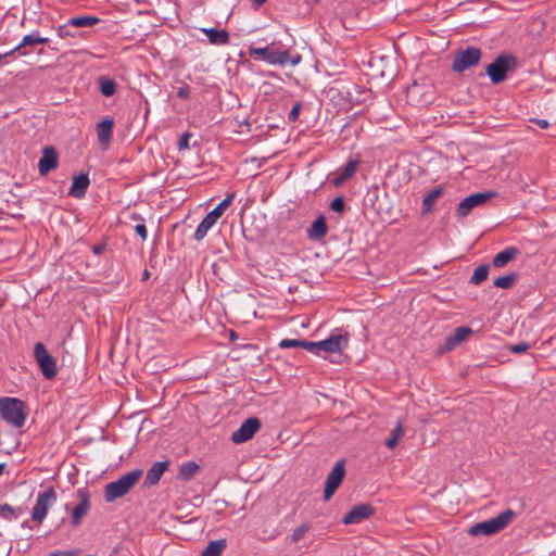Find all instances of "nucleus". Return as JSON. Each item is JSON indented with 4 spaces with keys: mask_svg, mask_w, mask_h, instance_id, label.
<instances>
[{
    "mask_svg": "<svg viewBox=\"0 0 556 556\" xmlns=\"http://www.w3.org/2000/svg\"><path fill=\"white\" fill-rule=\"evenodd\" d=\"M143 471L141 469H134L118 480L108 483L104 486V500L112 503L117 498L125 496L140 480Z\"/></svg>",
    "mask_w": 556,
    "mask_h": 556,
    "instance_id": "obj_1",
    "label": "nucleus"
},
{
    "mask_svg": "<svg viewBox=\"0 0 556 556\" xmlns=\"http://www.w3.org/2000/svg\"><path fill=\"white\" fill-rule=\"evenodd\" d=\"M514 517L515 513L511 509H506L494 518L472 525L468 529V534L472 536L495 534L505 529Z\"/></svg>",
    "mask_w": 556,
    "mask_h": 556,
    "instance_id": "obj_2",
    "label": "nucleus"
},
{
    "mask_svg": "<svg viewBox=\"0 0 556 556\" xmlns=\"http://www.w3.org/2000/svg\"><path fill=\"white\" fill-rule=\"evenodd\" d=\"M0 415L8 424L21 428L26 420L25 403L15 397H2L0 399Z\"/></svg>",
    "mask_w": 556,
    "mask_h": 556,
    "instance_id": "obj_3",
    "label": "nucleus"
},
{
    "mask_svg": "<svg viewBox=\"0 0 556 556\" xmlns=\"http://www.w3.org/2000/svg\"><path fill=\"white\" fill-rule=\"evenodd\" d=\"M517 62V58L513 54L502 53L497 55L485 68L492 84L496 85L504 81L507 73L516 68Z\"/></svg>",
    "mask_w": 556,
    "mask_h": 556,
    "instance_id": "obj_4",
    "label": "nucleus"
},
{
    "mask_svg": "<svg viewBox=\"0 0 556 556\" xmlns=\"http://www.w3.org/2000/svg\"><path fill=\"white\" fill-rule=\"evenodd\" d=\"M236 194H228L214 210H212L202 222L198 225L193 235L194 240L201 241L206 236L207 231L215 225L217 219L224 214V212L230 206Z\"/></svg>",
    "mask_w": 556,
    "mask_h": 556,
    "instance_id": "obj_5",
    "label": "nucleus"
},
{
    "mask_svg": "<svg viewBox=\"0 0 556 556\" xmlns=\"http://www.w3.org/2000/svg\"><path fill=\"white\" fill-rule=\"evenodd\" d=\"M482 56L481 49L469 46L465 50L455 53L452 64V70L455 73H463L479 64Z\"/></svg>",
    "mask_w": 556,
    "mask_h": 556,
    "instance_id": "obj_6",
    "label": "nucleus"
},
{
    "mask_svg": "<svg viewBox=\"0 0 556 556\" xmlns=\"http://www.w3.org/2000/svg\"><path fill=\"white\" fill-rule=\"evenodd\" d=\"M34 357L47 379H52L56 375V363L54 357L48 352L43 343L37 342L34 346Z\"/></svg>",
    "mask_w": 556,
    "mask_h": 556,
    "instance_id": "obj_7",
    "label": "nucleus"
},
{
    "mask_svg": "<svg viewBox=\"0 0 556 556\" xmlns=\"http://www.w3.org/2000/svg\"><path fill=\"white\" fill-rule=\"evenodd\" d=\"M496 197V192L494 191H486V192H478L470 194L469 197L463 199L457 207H456V215L459 218H464L469 215L472 208L480 206L484 203H486L489 200Z\"/></svg>",
    "mask_w": 556,
    "mask_h": 556,
    "instance_id": "obj_8",
    "label": "nucleus"
},
{
    "mask_svg": "<svg viewBox=\"0 0 556 556\" xmlns=\"http://www.w3.org/2000/svg\"><path fill=\"white\" fill-rule=\"evenodd\" d=\"M56 501V493L53 488L38 493L35 507L31 513V519L41 523L47 516L49 507Z\"/></svg>",
    "mask_w": 556,
    "mask_h": 556,
    "instance_id": "obj_9",
    "label": "nucleus"
},
{
    "mask_svg": "<svg viewBox=\"0 0 556 556\" xmlns=\"http://www.w3.org/2000/svg\"><path fill=\"white\" fill-rule=\"evenodd\" d=\"M345 476L344 459H340L329 472L326 478V485L324 490L325 501H329L334 494L337 489L341 485Z\"/></svg>",
    "mask_w": 556,
    "mask_h": 556,
    "instance_id": "obj_10",
    "label": "nucleus"
},
{
    "mask_svg": "<svg viewBox=\"0 0 556 556\" xmlns=\"http://www.w3.org/2000/svg\"><path fill=\"white\" fill-rule=\"evenodd\" d=\"M261 426V420L256 417L245 419L240 428L231 434V441L239 444L251 440L260 430Z\"/></svg>",
    "mask_w": 556,
    "mask_h": 556,
    "instance_id": "obj_11",
    "label": "nucleus"
},
{
    "mask_svg": "<svg viewBox=\"0 0 556 556\" xmlns=\"http://www.w3.org/2000/svg\"><path fill=\"white\" fill-rule=\"evenodd\" d=\"M349 342V333H338L331 334L328 339L318 341V351L319 354L321 352L330 353V354H341L343 349L348 345Z\"/></svg>",
    "mask_w": 556,
    "mask_h": 556,
    "instance_id": "obj_12",
    "label": "nucleus"
},
{
    "mask_svg": "<svg viewBox=\"0 0 556 556\" xmlns=\"http://www.w3.org/2000/svg\"><path fill=\"white\" fill-rule=\"evenodd\" d=\"M375 514L372 505L365 503L354 506L342 519L344 525H356L369 519Z\"/></svg>",
    "mask_w": 556,
    "mask_h": 556,
    "instance_id": "obj_13",
    "label": "nucleus"
},
{
    "mask_svg": "<svg viewBox=\"0 0 556 556\" xmlns=\"http://www.w3.org/2000/svg\"><path fill=\"white\" fill-rule=\"evenodd\" d=\"M59 164V156L55 148L46 147L42 150V155L38 162V170L41 176L47 175L51 170L55 169Z\"/></svg>",
    "mask_w": 556,
    "mask_h": 556,
    "instance_id": "obj_14",
    "label": "nucleus"
},
{
    "mask_svg": "<svg viewBox=\"0 0 556 556\" xmlns=\"http://www.w3.org/2000/svg\"><path fill=\"white\" fill-rule=\"evenodd\" d=\"M251 52L255 55L261 56L263 60L271 63L285 65L289 62V52L288 51H275L268 47L264 48H253Z\"/></svg>",
    "mask_w": 556,
    "mask_h": 556,
    "instance_id": "obj_15",
    "label": "nucleus"
},
{
    "mask_svg": "<svg viewBox=\"0 0 556 556\" xmlns=\"http://www.w3.org/2000/svg\"><path fill=\"white\" fill-rule=\"evenodd\" d=\"M78 505L72 511V525L78 526L90 509V495L86 489L77 491Z\"/></svg>",
    "mask_w": 556,
    "mask_h": 556,
    "instance_id": "obj_16",
    "label": "nucleus"
},
{
    "mask_svg": "<svg viewBox=\"0 0 556 556\" xmlns=\"http://www.w3.org/2000/svg\"><path fill=\"white\" fill-rule=\"evenodd\" d=\"M168 466L169 462L167 460L154 463L147 471L143 482L144 486L149 488L156 484Z\"/></svg>",
    "mask_w": 556,
    "mask_h": 556,
    "instance_id": "obj_17",
    "label": "nucleus"
},
{
    "mask_svg": "<svg viewBox=\"0 0 556 556\" xmlns=\"http://www.w3.org/2000/svg\"><path fill=\"white\" fill-rule=\"evenodd\" d=\"M90 185V179L87 174H80L73 177V184L68 191V195L80 199L86 194Z\"/></svg>",
    "mask_w": 556,
    "mask_h": 556,
    "instance_id": "obj_18",
    "label": "nucleus"
},
{
    "mask_svg": "<svg viewBox=\"0 0 556 556\" xmlns=\"http://www.w3.org/2000/svg\"><path fill=\"white\" fill-rule=\"evenodd\" d=\"M328 227L324 215H319L307 229V237L313 241H319L326 237Z\"/></svg>",
    "mask_w": 556,
    "mask_h": 556,
    "instance_id": "obj_19",
    "label": "nucleus"
},
{
    "mask_svg": "<svg viewBox=\"0 0 556 556\" xmlns=\"http://www.w3.org/2000/svg\"><path fill=\"white\" fill-rule=\"evenodd\" d=\"M358 163V160H349V162L339 169L337 177L333 179L334 186H340L349 180L356 173Z\"/></svg>",
    "mask_w": 556,
    "mask_h": 556,
    "instance_id": "obj_20",
    "label": "nucleus"
},
{
    "mask_svg": "<svg viewBox=\"0 0 556 556\" xmlns=\"http://www.w3.org/2000/svg\"><path fill=\"white\" fill-rule=\"evenodd\" d=\"M114 121L105 118L97 125V136L101 144L108 146L113 131Z\"/></svg>",
    "mask_w": 556,
    "mask_h": 556,
    "instance_id": "obj_21",
    "label": "nucleus"
},
{
    "mask_svg": "<svg viewBox=\"0 0 556 556\" xmlns=\"http://www.w3.org/2000/svg\"><path fill=\"white\" fill-rule=\"evenodd\" d=\"M444 193L443 187H437L430 190L422 200L421 213L428 214L432 211L437 200L441 198Z\"/></svg>",
    "mask_w": 556,
    "mask_h": 556,
    "instance_id": "obj_22",
    "label": "nucleus"
},
{
    "mask_svg": "<svg viewBox=\"0 0 556 556\" xmlns=\"http://www.w3.org/2000/svg\"><path fill=\"white\" fill-rule=\"evenodd\" d=\"M49 42V39L47 37H42L38 30L26 35L23 37L21 43L16 46L14 49L8 51V54H14L16 51H18L21 48L34 46L37 43H47Z\"/></svg>",
    "mask_w": 556,
    "mask_h": 556,
    "instance_id": "obj_23",
    "label": "nucleus"
},
{
    "mask_svg": "<svg viewBox=\"0 0 556 556\" xmlns=\"http://www.w3.org/2000/svg\"><path fill=\"white\" fill-rule=\"evenodd\" d=\"M519 253V250L515 247L507 248L500 253H497L493 258V265L497 268H501L505 266L507 263L513 261L517 254Z\"/></svg>",
    "mask_w": 556,
    "mask_h": 556,
    "instance_id": "obj_24",
    "label": "nucleus"
},
{
    "mask_svg": "<svg viewBox=\"0 0 556 556\" xmlns=\"http://www.w3.org/2000/svg\"><path fill=\"white\" fill-rule=\"evenodd\" d=\"M203 31L213 45H227L229 42V34L225 29L205 28Z\"/></svg>",
    "mask_w": 556,
    "mask_h": 556,
    "instance_id": "obj_25",
    "label": "nucleus"
},
{
    "mask_svg": "<svg viewBox=\"0 0 556 556\" xmlns=\"http://www.w3.org/2000/svg\"><path fill=\"white\" fill-rule=\"evenodd\" d=\"M472 333V330L468 327H458L454 330L453 336L448 337L446 340V348L448 350L454 349L457 344L463 342L469 334Z\"/></svg>",
    "mask_w": 556,
    "mask_h": 556,
    "instance_id": "obj_26",
    "label": "nucleus"
},
{
    "mask_svg": "<svg viewBox=\"0 0 556 556\" xmlns=\"http://www.w3.org/2000/svg\"><path fill=\"white\" fill-rule=\"evenodd\" d=\"M227 546L225 539L211 541L203 549L201 556H220Z\"/></svg>",
    "mask_w": 556,
    "mask_h": 556,
    "instance_id": "obj_27",
    "label": "nucleus"
},
{
    "mask_svg": "<svg viewBox=\"0 0 556 556\" xmlns=\"http://www.w3.org/2000/svg\"><path fill=\"white\" fill-rule=\"evenodd\" d=\"M98 81L100 91L104 97H111L115 93L116 83L113 79L105 76H101L99 77Z\"/></svg>",
    "mask_w": 556,
    "mask_h": 556,
    "instance_id": "obj_28",
    "label": "nucleus"
},
{
    "mask_svg": "<svg viewBox=\"0 0 556 556\" xmlns=\"http://www.w3.org/2000/svg\"><path fill=\"white\" fill-rule=\"evenodd\" d=\"M99 22L96 16H75L68 20V25L73 27H91Z\"/></svg>",
    "mask_w": 556,
    "mask_h": 556,
    "instance_id": "obj_29",
    "label": "nucleus"
},
{
    "mask_svg": "<svg viewBox=\"0 0 556 556\" xmlns=\"http://www.w3.org/2000/svg\"><path fill=\"white\" fill-rule=\"evenodd\" d=\"M198 470L199 465L193 460H189L180 466L179 477H181L184 480H190Z\"/></svg>",
    "mask_w": 556,
    "mask_h": 556,
    "instance_id": "obj_30",
    "label": "nucleus"
},
{
    "mask_svg": "<svg viewBox=\"0 0 556 556\" xmlns=\"http://www.w3.org/2000/svg\"><path fill=\"white\" fill-rule=\"evenodd\" d=\"M489 269H490V266L486 264L478 266L475 269L473 275L470 277L469 282L472 285H479L482 281L486 280L488 275H489Z\"/></svg>",
    "mask_w": 556,
    "mask_h": 556,
    "instance_id": "obj_31",
    "label": "nucleus"
},
{
    "mask_svg": "<svg viewBox=\"0 0 556 556\" xmlns=\"http://www.w3.org/2000/svg\"><path fill=\"white\" fill-rule=\"evenodd\" d=\"M518 275L516 273H510L506 276L498 277L494 280L493 285L501 289H509L517 281Z\"/></svg>",
    "mask_w": 556,
    "mask_h": 556,
    "instance_id": "obj_32",
    "label": "nucleus"
},
{
    "mask_svg": "<svg viewBox=\"0 0 556 556\" xmlns=\"http://www.w3.org/2000/svg\"><path fill=\"white\" fill-rule=\"evenodd\" d=\"M403 434L402 422H397L396 427L391 431V435L386 440L384 444L388 448H394L397 445L399 439Z\"/></svg>",
    "mask_w": 556,
    "mask_h": 556,
    "instance_id": "obj_33",
    "label": "nucleus"
},
{
    "mask_svg": "<svg viewBox=\"0 0 556 556\" xmlns=\"http://www.w3.org/2000/svg\"><path fill=\"white\" fill-rule=\"evenodd\" d=\"M309 529L311 526L308 523H302L301 526L296 527L291 534L292 542L296 543L302 540L304 535L309 531Z\"/></svg>",
    "mask_w": 556,
    "mask_h": 556,
    "instance_id": "obj_34",
    "label": "nucleus"
},
{
    "mask_svg": "<svg viewBox=\"0 0 556 556\" xmlns=\"http://www.w3.org/2000/svg\"><path fill=\"white\" fill-rule=\"evenodd\" d=\"M530 346L531 345L528 342H520V343H517V344H511L507 349L511 353L520 354V353L527 352L530 349Z\"/></svg>",
    "mask_w": 556,
    "mask_h": 556,
    "instance_id": "obj_35",
    "label": "nucleus"
},
{
    "mask_svg": "<svg viewBox=\"0 0 556 556\" xmlns=\"http://www.w3.org/2000/svg\"><path fill=\"white\" fill-rule=\"evenodd\" d=\"M344 207H345V202L342 197L334 198L330 203V208L337 213H342L344 211Z\"/></svg>",
    "mask_w": 556,
    "mask_h": 556,
    "instance_id": "obj_36",
    "label": "nucleus"
},
{
    "mask_svg": "<svg viewBox=\"0 0 556 556\" xmlns=\"http://www.w3.org/2000/svg\"><path fill=\"white\" fill-rule=\"evenodd\" d=\"M16 509L9 504H3L0 506V516L4 519H11L15 516Z\"/></svg>",
    "mask_w": 556,
    "mask_h": 556,
    "instance_id": "obj_37",
    "label": "nucleus"
},
{
    "mask_svg": "<svg viewBox=\"0 0 556 556\" xmlns=\"http://www.w3.org/2000/svg\"><path fill=\"white\" fill-rule=\"evenodd\" d=\"M301 344H302V340L283 339L280 341L279 346L282 349L301 348Z\"/></svg>",
    "mask_w": 556,
    "mask_h": 556,
    "instance_id": "obj_38",
    "label": "nucleus"
},
{
    "mask_svg": "<svg viewBox=\"0 0 556 556\" xmlns=\"http://www.w3.org/2000/svg\"><path fill=\"white\" fill-rule=\"evenodd\" d=\"M301 348L307 350L313 354L319 355L318 342L302 340Z\"/></svg>",
    "mask_w": 556,
    "mask_h": 556,
    "instance_id": "obj_39",
    "label": "nucleus"
},
{
    "mask_svg": "<svg viewBox=\"0 0 556 556\" xmlns=\"http://www.w3.org/2000/svg\"><path fill=\"white\" fill-rule=\"evenodd\" d=\"M71 27H73L72 25H68V22L64 25H61L59 28H58V34L61 38H64V37H75L76 34L75 33H72L71 31Z\"/></svg>",
    "mask_w": 556,
    "mask_h": 556,
    "instance_id": "obj_40",
    "label": "nucleus"
},
{
    "mask_svg": "<svg viewBox=\"0 0 556 556\" xmlns=\"http://www.w3.org/2000/svg\"><path fill=\"white\" fill-rule=\"evenodd\" d=\"M190 132H185L181 135L179 141H178V149L179 150H186L189 149V139L191 138Z\"/></svg>",
    "mask_w": 556,
    "mask_h": 556,
    "instance_id": "obj_41",
    "label": "nucleus"
},
{
    "mask_svg": "<svg viewBox=\"0 0 556 556\" xmlns=\"http://www.w3.org/2000/svg\"><path fill=\"white\" fill-rule=\"evenodd\" d=\"M300 110H301V104L298 102L293 105V108L289 112L288 119L290 122H295L299 117Z\"/></svg>",
    "mask_w": 556,
    "mask_h": 556,
    "instance_id": "obj_42",
    "label": "nucleus"
},
{
    "mask_svg": "<svg viewBox=\"0 0 556 556\" xmlns=\"http://www.w3.org/2000/svg\"><path fill=\"white\" fill-rule=\"evenodd\" d=\"M136 232L140 236L142 240H146L148 237V230L144 224H138L135 227Z\"/></svg>",
    "mask_w": 556,
    "mask_h": 556,
    "instance_id": "obj_43",
    "label": "nucleus"
},
{
    "mask_svg": "<svg viewBox=\"0 0 556 556\" xmlns=\"http://www.w3.org/2000/svg\"><path fill=\"white\" fill-rule=\"evenodd\" d=\"M190 94V87L186 84H184L182 87H180L177 91V96L181 99H188Z\"/></svg>",
    "mask_w": 556,
    "mask_h": 556,
    "instance_id": "obj_44",
    "label": "nucleus"
},
{
    "mask_svg": "<svg viewBox=\"0 0 556 556\" xmlns=\"http://www.w3.org/2000/svg\"><path fill=\"white\" fill-rule=\"evenodd\" d=\"M266 0H251L252 8L254 10H257L260 7H262Z\"/></svg>",
    "mask_w": 556,
    "mask_h": 556,
    "instance_id": "obj_45",
    "label": "nucleus"
},
{
    "mask_svg": "<svg viewBox=\"0 0 556 556\" xmlns=\"http://www.w3.org/2000/svg\"><path fill=\"white\" fill-rule=\"evenodd\" d=\"M535 123L543 129L548 127V122L546 119H536Z\"/></svg>",
    "mask_w": 556,
    "mask_h": 556,
    "instance_id": "obj_46",
    "label": "nucleus"
},
{
    "mask_svg": "<svg viewBox=\"0 0 556 556\" xmlns=\"http://www.w3.org/2000/svg\"><path fill=\"white\" fill-rule=\"evenodd\" d=\"M300 61H301V55H299V54H296V55H295V56H293V58H290V56H289V62H291V64H292V65H296V64H299V63H300Z\"/></svg>",
    "mask_w": 556,
    "mask_h": 556,
    "instance_id": "obj_47",
    "label": "nucleus"
},
{
    "mask_svg": "<svg viewBox=\"0 0 556 556\" xmlns=\"http://www.w3.org/2000/svg\"><path fill=\"white\" fill-rule=\"evenodd\" d=\"M12 54H8V52H5L4 54H0V63H2L3 60H5L8 56H11Z\"/></svg>",
    "mask_w": 556,
    "mask_h": 556,
    "instance_id": "obj_48",
    "label": "nucleus"
},
{
    "mask_svg": "<svg viewBox=\"0 0 556 556\" xmlns=\"http://www.w3.org/2000/svg\"><path fill=\"white\" fill-rule=\"evenodd\" d=\"M101 251H102V247H100V245H96V247L93 248V252H94L96 254L101 253Z\"/></svg>",
    "mask_w": 556,
    "mask_h": 556,
    "instance_id": "obj_49",
    "label": "nucleus"
},
{
    "mask_svg": "<svg viewBox=\"0 0 556 556\" xmlns=\"http://www.w3.org/2000/svg\"><path fill=\"white\" fill-rule=\"evenodd\" d=\"M4 467H5V465H4V464H2V463H0V475H2V472H3V470H4Z\"/></svg>",
    "mask_w": 556,
    "mask_h": 556,
    "instance_id": "obj_50",
    "label": "nucleus"
}]
</instances>
